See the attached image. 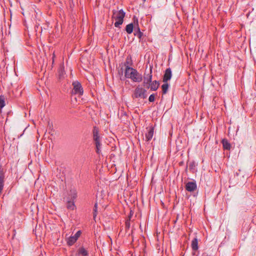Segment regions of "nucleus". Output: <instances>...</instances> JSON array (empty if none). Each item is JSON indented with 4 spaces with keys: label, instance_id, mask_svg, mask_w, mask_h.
<instances>
[{
    "label": "nucleus",
    "instance_id": "nucleus-1",
    "mask_svg": "<svg viewBox=\"0 0 256 256\" xmlns=\"http://www.w3.org/2000/svg\"><path fill=\"white\" fill-rule=\"evenodd\" d=\"M112 18L114 19L116 22L114 23V26L116 28H120L124 22V18L126 16V12L122 9L120 10H113L112 11Z\"/></svg>",
    "mask_w": 256,
    "mask_h": 256
},
{
    "label": "nucleus",
    "instance_id": "nucleus-2",
    "mask_svg": "<svg viewBox=\"0 0 256 256\" xmlns=\"http://www.w3.org/2000/svg\"><path fill=\"white\" fill-rule=\"evenodd\" d=\"M147 96L146 90L145 88L140 86L136 87L132 95V97L133 99H145L147 98Z\"/></svg>",
    "mask_w": 256,
    "mask_h": 256
},
{
    "label": "nucleus",
    "instance_id": "nucleus-3",
    "mask_svg": "<svg viewBox=\"0 0 256 256\" xmlns=\"http://www.w3.org/2000/svg\"><path fill=\"white\" fill-rule=\"evenodd\" d=\"M73 90L72 94H78L82 96L84 93V90L81 84L78 81H74L72 82Z\"/></svg>",
    "mask_w": 256,
    "mask_h": 256
},
{
    "label": "nucleus",
    "instance_id": "nucleus-4",
    "mask_svg": "<svg viewBox=\"0 0 256 256\" xmlns=\"http://www.w3.org/2000/svg\"><path fill=\"white\" fill-rule=\"evenodd\" d=\"M132 70V73H131V76H130V79H131L134 82H141L142 80V74H140L135 68L134 70Z\"/></svg>",
    "mask_w": 256,
    "mask_h": 256
},
{
    "label": "nucleus",
    "instance_id": "nucleus-5",
    "mask_svg": "<svg viewBox=\"0 0 256 256\" xmlns=\"http://www.w3.org/2000/svg\"><path fill=\"white\" fill-rule=\"evenodd\" d=\"M134 35L138 36V38L141 40L143 36V32H142L139 27L138 19L134 16Z\"/></svg>",
    "mask_w": 256,
    "mask_h": 256
},
{
    "label": "nucleus",
    "instance_id": "nucleus-6",
    "mask_svg": "<svg viewBox=\"0 0 256 256\" xmlns=\"http://www.w3.org/2000/svg\"><path fill=\"white\" fill-rule=\"evenodd\" d=\"M152 66H150V73L146 74V73L144 74L143 86H145L148 84H150L152 81Z\"/></svg>",
    "mask_w": 256,
    "mask_h": 256
},
{
    "label": "nucleus",
    "instance_id": "nucleus-7",
    "mask_svg": "<svg viewBox=\"0 0 256 256\" xmlns=\"http://www.w3.org/2000/svg\"><path fill=\"white\" fill-rule=\"evenodd\" d=\"M197 185L196 182H188L186 184L185 188L189 192H193L196 190Z\"/></svg>",
    "mask_w": 256,
    "mask_h": 256
},
{
    "label": "nucleus",
    "instance_id": "nucleus-8",
    "mask_svg": "<svg viewBox=\"0 0 256 256\" xmlns=\"http://www.w3.org/2000/svg\"><path fill=\"white\" fill-rule=\"evenodd\" d=\"M160 86V82L156 80L152 81L150 84H148V85L145 86L146 88H150V90L152 91L156 90Z\"/></svg>",
    "mask_w": 256,
    "mask_h": 256
},
{
    "label": "nucleus",
    "instance_id": "nucleus-9",
    "mask_svg": "<svg viewBox=\"0 0 256 256\" xmlns=\"http://www.w3.org/2000/svg\"><path fill=\"white\" fill-rule=\"evenodd\" d=\"M172 76V72L171 69L169 68H167L164 74L163 78H162V81L164 82H168V80H170Z\"/></svg>",
    "mask_w": 256,
    "mask_h": 256
},
{
    "label": "nucleus",
    "instance_id": "nucleus-10",
    "mask_svg": "<svg viewBox=\"0 0 256 256\" xmlns=\"http://www.w3.org/2000/svg\"><path fill=\"white\" fill-rule=\"evenodd\" d=\"M147 132L146 134V142H149L152 138L154 135V127L152 126L146 128Z\"/></svg>",
    "mask_w": 256,
    "mask_h": 256
},
{
    "label": "nucleus",
    "instance_id": "nucleus-11",
    "mask_svg": "<svg viewBox=\"0 0 256 256\" xmlns=\"http://www.w3.org/2000/svg\"><path fill=\"white\" fill-rule=\"evenodd\" d=\"M134 70V68L130 66H127L126 68L124 70V76L123 78H120L121 80H124L126 78H130V76H131V73H132V70Z\"/></svg>",
    "mask_w": 256,
    "mask_h": 256
},
{
    "label": "nucleus",
    "instance_id": "nucleus-12",
    "mask_svg": "<svg viewBox=\"0 0 256 256\" xmlns=\"http://www.w3.org/2000/svg\"><path fill=\"white\" fill-rule=\"evenodd\" d=\"M99 130L98 128L96 126H94L93 128L92 134L94 140L97 141L100 140V137L98 134Z\"/></svg>",
    "mask_w": 256,
    "mask_h": 256
},
{
    "label": "nucleus",
    "instance_id": "nucleus-13",
    "mask_svg": "<svg viewBox=\"0 0 256 256\" xmlns=\"http://www.w3.org/2000/svg\"><path fill=\"white\" fill-rule=\"evenodd\" d=\"M88 255V251L83 246L80 248L76 254V256H86Z\"/></svg>",
    "mask_w": 256,
    "mask_h": 256
},
{
    "label": "nucleus",
    "instance_id": "nucleus-14",
    "mask_svg": "<svg viewBox=\"0 0 256 256\" xmlns=\"http://www.w3.org/2000/svg\"><path fill=\"white\" fill-rule=\"evenodd\" d=\"M134 30V24L130 23L127 24L125 28V30L128 34H131Z\"/></svg>",
    "mask_w": 256,
    "mask_h": 256
},
{
    "label": "nucleus",
    "instance_id": "nucleus-15",
    "mask_svg": "<svg viewBox=\"0 0 256 256\" xmlns=\"http://www.w3.org/2000/svg\"><path fill=\"white\" fill-rule=\"evenodd\" d=\"M222 144L223 148L225 150H230L231 148V144L228 142L227 139L224 138L222 140Z\"/></svg>",
    "mask_w": 256,
    "mask_h": 256
},
{
    "label": "nucleus",
    "instance_id": "nucleus-16",
    "mask_svg": "<svg viewBox=\"0 0 256 256\" xmlns=\"http://www.w3.org/2000/svg\"><path fill=\"white\" fill-rule=\"evenodd\" d=\"M191 246L192 248V250H198V240L196 238H194L191 244Z\"/></svg>",
    "mask_w": 256,
    "mask_h": 256
},
{
    "label": "nucleus",
    "instance_id": "nucleus-17",
    "mask_svg": "<svg viewBox=\"0 0 256 256\" xmlns=\"http://www.w3.org/2000/svg\"><path fill=\"white\" fill-rule=\"evenodd\" d=\"M168 88L169 84H168V82H164V84L162 86V94H164L167 93Z\"/></svg>",
    "mask_w": 256,
    "mask_h": 256
},
{
    "label": "nucleus",
    "instance_id": "nucleus-18",
    "mask_svg": "<svg viewBox=\"0 0 256 256\" xmlns=\"http://www.w3.org/2000/svg\"><path fill=\"white\" fill-rule=\"evenodd\" d=\"M75 204L73 201L68 200L66 202V208L68 210H74L75 208Z\"/></svg>",
    "mask_w": 256,
    "mask_h": 256
},
{
    "label": "nucleus",
    "instance_id": "nucleus-19",
    "mask_svg": "<svg viewBox=\"0 0 256 256\" xmlns=\"http://www.w3.org/2000/svg\"><path fill=\"white\" fill-rule=\"evenodd\" d=\"M77 240L75 238H74V236H70L67 240V244L69 246H71L73 245Z\"/></svg>",
    "mask_w": 256,
    "mask_h": 256
},
{
    "label": "nucleus",
    "instance_id": "nucleus-20",
    "mask_svg": "<svg viewBox=\"0 0 256 256\" xmlns=\"http://www.w3.org/2000/svg\"><path fill=\"white\" fill-rule=\"evenodd\" d=\"M94 142H95V144H96V154H100L101 152L100 148V146L102 145V144L100 142V140L95 141Z\"/></svg>",
    "mask_w": 256,
    "mask_h": 256
},
{
    "label": "nucleus",
    "instance_id": "nucleus-21",
    "mask_svg": "<svg viewBox=\"0 0 256 256\" xmlns=\"http://www.w3.org/2000/svg\"><path fill=\"white\" fill-rule=\"evenodd\" d=\"M4 174L0 175V190H2L4 186Z\"/></svg>",
    "mask_w": 256,
    "mask_h": 256
},
{
    "label": "nucleus",
    "instance_id": "nucleus-22",
    "mask_svg": "<svg viewBox=\"0 0 256 256\" xmlns=\"http://www.w3.org/2000/svg\"><path fill=\"white\" fill-rule=\"evenodd\" d=\"M64 74H65V73H64V68H61L58 70L59 79L60 80V79L64 78Z\"/></svg>",
    "mask_w": 256,
    "mask_h": 256
},
{
    "label": "nucleus",
    "instance_id": "nucleus-23",
    "mask_svg": "<svg viewBox=\"0 0 256 256\" xmlns=\"http://www.w3.org/2000/svg\"><path fill=\"white\" fill-rule=\"evenodd\" d=\"M5 106L4 97V96H0V110Z\"/></svg>",
    "mask_w": 256,
    "mask_h": 256
},
{
    "label": "nucleus",
    "instance_id": "nucleus-24",
    "mask_svg": "<svg viewBox=\"0 0 256 256\" xmlns=\"http://www.w3.org/2000/svg\"><path fill=\"white\" fill-rule=\"evenodd\" d=\"M93 217L94 218H96L98 214V203L96 202L94 207L93 210Z\"/></svg>",
    "mask_w": 256,
    "mask_h": 256
},
{
    "label": "nucleus",
    "instance_id": "nucleus-25",
    "mask_svg": "<svg viewBox=\"0 0 256 256\" xmlns=\"http://www.w3.org/2000/svg\"><path fill=\"white\" fill-rule=\"evenodd\" d=\"M132 64V63L131 58H130H130L128 56V58H126V62L124 64V65L126 67L127 66H131Z\"/></svg>",
    "mask_w": 256,
    "mask_h": 256
},
{
    "label": "nucleus",
    "instance_id": "nucleus-26",
    "mask_svg": "<svg viewBox=\"0 0 256 256\" xmlns=\"http://www.w3.org/2000/svg\"><path fill=\"white\" fill-rule=\"evenodd\" d=\"M196 166V163L194 161L190 162L189 164V169L192 170L194 169Z\"/></svg>",
    "mask_w": 256,
    "mask_h": 256
},
{
    "label": "nucleus",
    "instance_id": "nucleus-27",
    "mask_svg": "<svg viewBox=\"0 0 256 256\" xmlns=\"http://www.w3.org/2000/svg\"><path fill=\"white\" fill-rule=\"evenodd\" d=\"M130 220H126V221L125 228H126V232L127 231V230H129V228H130Z\"/></svg>",
    "mask_w": 256,
    "mask_h": 256
},
{
    "label": "nucleus",
    "instance_id": "nucleus-28",
    "mask_svg": "<svg viewBox=\"0 0 256 256\" xmlns=\"http://www.w3.org/2000/svg\"><path fill=\"white\" fill-rule=\"evenodd\" d=\"M155 100V94H150L148 98V100L150 102H154Z\"/></svg>",
    "mask_w": 256,
    "mask_h": 256
},
{
    "label": "nucleus",
    "instance_id": "nucleus-29",
    "mask_svg": "<svg viewBox=\"0 0 256 256\" xmlns=\"http://www.w3.org/2000/svg\"><path fill=\"white\" fill-rule=\"evenodd\" d=\"M82 234V232L80 230H78L75 234L74 236V238H76V240H78V238L80 236V234Z\"/></svg>",
    "mask_w": 256,
    "mask_h": 256
},
{
    "label": "nucleus",
    "instance_id": "nucleus-30",
    "mask_svg": "<svg viewBox=\"0 0 256 256\" xmlns=\"http://www.w3.org/2000/svg\"><path fill=\"white\" fill-rule=\"evenodd\" d=\"M133 215V212L132 210L130 211V214L128 216V219L126 220H130L132 216Z\"/></svg>",
    "mask_w": 256,
    "mask_h": 256
},
{
    "label": "nucleus",
    "instance_id": "nucleus-31",
    "mask_svg": "<svg viewBox=\"0 0 256 256\" xmlns=\"http://www.w3.org/2000/svg\"><path fill=\"white\" fill-rule=\"evenodd\" d=\"M2 174H4V172L3 168H2V165L0 164V175Z\"/></svg>",
    "mask_w": 256,
    "mask_h": 256
},
{
    "label": "nucleus",
    "instance_id": "nucleus-32",
    "mask_svg": "<svg viewBox=\"0 0 256 256\" xmlns=\"http://www.w3.org/2000/svg\"><path fill=\"white\" fill-rule=\"evenodd\" d=\"M118 74L120 76V78L121 77L122 78L124 77V76H122V74H123V68H122L121 69H120V70L118 72Z\"/></svg>",
    "mask_w": 256,
    "mask_h": 256
},
{
    "label": "nucleus",
    "instance_id": "nucleus-33",
    "mask_svg": "<svg viewBox=\"0 0 256 256\" xmlns=\"http://www.w3.org/2000/svg\"><path fill=\"white\" fill-rule=\"evenodd\" d=\"M55 58V54H54V52L53 53V56H52V63L54 64V58Z\"/></svg>",
    "mask_w": 256,
    "mask_h": 256
},
{
    "label": "nucleus",
    "instance_id": "nucleus-34",
    "mask_svg": "<svg viewBox=\"0 0 256 256\" xmlns=\"http://www.w3.org/2000/svg\"><path fill=\"white\" fill-rule=\"evenodd\" d=\"M76 194H74V196H72V198L73 200H74V199H75V198H76Z\"/></svg>",
    "mask_w": 256,
    "mask_h": 256
},
{
    "label": "nucleus",
    "instance_id": "nucleus-35",
    "mask_svg": "<svg viewBox=\"0 0 256 256\" xmlns=\"http://www.w3.org/2000/svg\"><path fill=\"white\" fill-rule=\"evenodd\" d=\"M202 256H213L212 255H208V254H202Z\"/></svg>",
    "mask_w": 256,
    "mask_h": 256
},
{
    "label": "nucleus",
    "instance_id": "nucleus-36",
    "mask_svg": "<svg viewBox=\"0 0 256 256\" xmlns=\"http://www.w3.org/2000/svg\"><path fill=\"white\" fill-rule=\"evenodd\" d=\"M184 164V162H181L179 163V165L180 166H182Z\"/></svg>",
    "mask_w": 256,
    "mask_h": 256
},
{
    "label": "nucleus",
    "instance_id": "nucleus-37",
    "mask_svg": "<svg viewBox=\"0 0 256 256\" xmlns=\"http://www.w3.org/2000/svg\"><path fill=\"white\" fill-rule=\"evenodd\" d=\"M122 114H124V116H126H126H127V114H126L125 112H122Z\"/></svg>",
    "mask_w": 256,
    "mask_h": 256
},
{
    "label": "nucleus",
    "instance_id": "nucleus-38",
    "mask_svg": "<svg viewBox=\"0 0 256 256\" xmlns=\"http://www.w3.org/2000/svg\"><path fill=\"white\" fill-rule=\"evenodd\" d=\"M144 2H146V0H142Z\"/></svg>",
    "mask_w": 256,
    "mask_h": 256
}]
</instances>
